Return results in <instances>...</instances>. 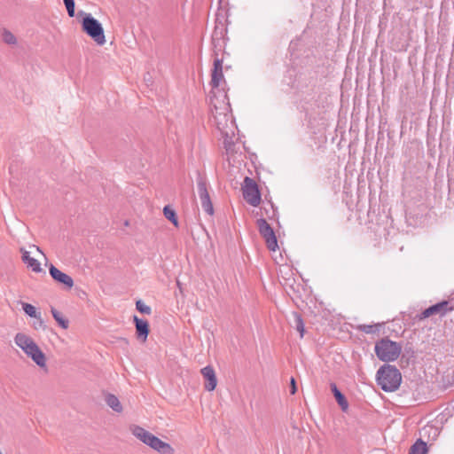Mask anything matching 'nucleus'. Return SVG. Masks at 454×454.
Listing matches in <instances>:
<instances>
[{
  "mask_svg": "<svg viewBox=\"0 0 454 454\" xmlns=\"http://www.w3.org/2000/svg\"><path fill=\"white\" fill-rule=\"evenodd\" d=\"M210 104L213 106L212 116L217 129L226 137L228 136L227 129L229 125H232V115L231 105L226 92L214 96H210Z\"/></svg>",
  "mask_w": 454,
  "mask_h": 454,
  "instance_id": "f257e3e1",
  "label": "nucleus"
},
{
  "mask_svg": "<svg viewBox=\"0 0 454 454\" xmlns=\"http://www.w3.org/2000/svg\"><path fill=\"white\" fill-rule=\"evenodd\" d=\"M377 383L385 392L395 391L402 382L400 371L394 365L384 364L377 372Z\"/></svg>",
  "mask_w": 454,
  "mask_h": 454,
  "instance_id": "f03ea898",
  "label": "nucleus"
},
{
  "mask_svg": "<svg viewBox=\"0 0 454 454\" xmlns=\"http://www.w3.org/2000/svg\"><path fill=\"white\" fill-rule=\"evenodd\" d=\"M14 341L39 367H45V355L31 337L25 333H18L14 337Z\"/></svg>",
  "mask_w": 454,
  "mask_h": 454,
  "instance_id": "7ed1b4c3",
  "label": "nucleus"
},
{
  "mask_svg": "<svg viewBox=\"0 0 454 454\" xmlns=\"http://www.w3.org/2000/svg\"><path fill=\"white\" fill-rule=\"evenodd\" d=\"M374 350L378 358L383 362L395 361L402 351L400 343L393 341L388 338H382L376 342Z\"/></svg>",
  "mask_w": 454,
  "mask_h": 454,
  "instance_id": "20e7f679",
  "label": "nucleus"
},
{
  "mask_svg": "<svg viewBox=\"0 0 454 454\" xmlns=\"http://www.w3.org/2000/svg\"><path fill=\"white\" fill-rule=\"evenodd\" d=\"M80 15H84L82 20V28L91 39L98 44L103 45L106 43L104 28L101 23L89 13L80 12Z\"/></svg>",
  "mask_w": 454,
  "mask_h": 454,
  "instance_id": "39448f33",
  "label": "nucleus"
},
{
  "mask_svg": "<svg viewBox=\"0 0 454 454\" xmlns=\"http://www.w3.org/2000/svg\"><path fill=\"white\" fill-rule=\"evenodd\" d=\"M244 200L251 206L257 207L261 203V193L255 181L248 176L244 179L242 186Z\"/></svg>",
  "mask_w": 454,
  "mask_h": 454,
  "instance_id": "423d86ee",
  "label": "nucleus"
},
{
  "mask_svg": "<svg viewBox=\"0 0 454 454\" xmlns=\"http://www.w3.org/2000/svg\"><path fill=\"white\" fill-rule=\"evenodd\" d=\"M223 59H219L216 51H214V63L211 74L210 85L212 86L211 96H214V91L216 95H220L224 91L219 90L221 82H224L223 74Z\"/></svg>",
  "mask_w": 454,
  "mask_h": 454,
  "instance_id": "0eeeda50",
  "label": "nucleus"
},
{
  "mask_svg": "<svg viewBox=\"0 0 454 454\" xmlns=\"http://www.w3.org/2000/svg\"><path fill=\"white\" fill-rule=\"evenodd\" d=\"M257 228L261 236L264 239L269 250L276 251L278 248V240L275 232L268 222L263 219L257 220Z\"/></svg>",
  "mask_w": 454,
  "mask_h": 454,
  "instance_id": "6e6552de",
  "label": "nucleus"
},
{
  "mask_svg": "<svg viewBox=\"0 0 454 454\" xmlns=\"http://www.w3.org/2000/svg\"><path fill=\"white\" fill-rule=\"evenodd\" d=\"M197 192L203 210L209 215H212L214 214L213 204L207 191V181L201 176H199L197 178Z\"/></svg>",
  "mask_w": 454,
  "mask_h": 454,
  "instance_id": "1a4fd4ad",
  "label": "nucleus"
},
{
  "mask_svg": "<svg viewBox=\"0 0 454 454\" xmlns=\"http://www.w3.org/2000/svg\"><path fill=\"white\" fill-rule=\"evenodd\" d=\"M454 307L450 305V301H442L434 304L426 309L420 315L419 319H425L433 315H439L441 317H444L448 312L453 311Z\"/></svg>",
  "mask_w": 454,
  "mask_h": 454,
  "instance_id": "9d476101",
  "label": "nucleus"
},
{
  "mask_svg": "<svg viewBox=\"0 0 454 454\" xmlns=\"http://www.w3.org/2000/svg\"><path fill=\"white\" fill-rule=\"evenodd\" d=\"M49 272L55 281L65 285L68 288H72L74 286L73 278L69 275L60 271L54 265L50 266Z\"/></svg>",
  "mask_w": 454,
  "mask_h": 454,
  "instance_id": "9b49d317",
  "label": "nucleus"
},
{
  "mask_svg": "<svg viewBox=\"0 0 454 454\" xmlns=\"http://www.w3.org/2000/svg\"><path fill=\"white\" fill-rule=\"evenodd\" d=\"M136 326V334L138 340L145 341L149 334V324L146 320L139 318L137 316L133 317Z\"/></svg>",
  "mask_w": 454,
  "mask_h": 454,
  "instance_id": "f8f14e48",
  "label": "nucleus"
},
{
  "mask_svg": "<svg viewBox=\"0 0 454 454\" xmlns=\"http://www.w3.org/2000/svg\"><path fill=\"white\" fill-rule=\"evenodd\" d=\"M200 372L203 375L204 379L207 380L205 384V388L207 391H213L217 385V380L214 368L210 365H207L202 368Z\"/></svg>",
  "mask_w": 454,
  "mask_h": 454,
  "instance_id": "ddd939ff",
  "label": "nucleus"
},
{
  "mask_svg": "<svg viewBox=\"0 0 454 454\" xmlns=\"http://www.w3.org/2000/svg\"><path fill=\"white\" fill-rule=\"evenodd\" d=\"M148 446H150L152 449L159 451L161 454L174 453V449L168 442L161 441L155 435L152 436L151 442H149Z\"/></svg>",
  "mask_w": 454,
  "mask_h": 454,
  "instance_id": "4468645a",
  "label": "nucleus"
},
{
  "mask_svg": "<svg viewBox=\"0 0 454 454\" xmlns=\"http://www.w3.org/2000/svg\"><path fill=\"white\" fill-rule=\"evenodd\" d=\"M20 252L22 254V261L27 267L31 268L35 272H40L42 270L40 262L36 259L30 257L29 252L23 247L20 248Z\"/></svg>",
  "mask_w": 454,
  "mask_h": 454,
  "instance_id": "2eb2a0df",
  "label": "nucleus"
},
{
  "mask_svg": "<svg viewBox=\"0 0 454 454\" xmlns=\"http://www.w3.org/2000/svg\"><path fill=\"white\" fill-rule=\"evenodd\" d=\"M132 434L139 439L141 442H143L145 444L148 445L151 442L152 436L153 435L149 431L144 429L143 427L139 426H134L131 427Z\"/></svg>",
  "mask_w": 454,
  "mask_h": 454,
  "instance_id": "dca6fc26",
  "label": "nucleus"
},
{
  "mask_svg": "<svg viewBox=\"0 0 454 454\" xmlns=\"http://www.w3.org/2000/svg\"><path fill=\"white\" fill-rule=\"evenodd\" d=\"M331 390L336 399V402L343 411H346L348 408V403L345 395L338 389L336 384L331 383Z\"/></svg>",
  "mask_w": 454,
  "mask_h": 454,
  "instance_id": "f3484780",
  "label": "nucleus"
},
{
  "mask_svg": "<svg viewBox=\"0 0 454 454\" xmlns=\"http://www.w3.org/2000/svg\"><path fill=\"white\" fill-rule=\"evenodd\" d=\"M105 401L106 404L114 411L119 413L122 411V405L121 404V402L116 395L113 394H107L106 395Z\"/></svg>",
  "mask_w": 454,
  "mask_h": 454,
  "instance_id": "a211bd4d",
  "label": "nucleus"
},
{
  "mask_svg": "<svg viewBox=\"0 0 454 454\" xmlns=\"http://www.w3.org/2000/svg\"><path fill=\"white\" fill-rule=\"evenodd\" d=\"M427 452V447L425 442L419 439L411 447L409 454H426Z\"/></svg>",
  "mask_w": 454,
  "mask_h": 454,
  "instance_id": "6ab92c4d",
  "label": "nucleus"
},
{
  "mask_svg": "<svg viewBox=\"0 0 454 454\" xmlns=\"http://www.w3.org/2000/svg\"><path fill=\"white\" fill-rule=\"evenodd\" d=\"M51 312L52 314L53 318L63 329L68 328L69 322L67 319L64 317L61 312L57 310L55 308H51Z\"/></svg>",
  "mask_w": 454,
  "mask_h": 454,
  "instance_id": "aec40b11",
  "label": "nucleus"
},
{
  "mask_svg": "<svg viewBox=\"0 0 454 454\" xmlns=\"http://www.w3.org/2000/svg\"><path fill=\"white\" fill-rule=\"evenodd\" d=\"M2 40L4 43L8 45H16L17 38L9 29L4 27L2 28Z\"/></svg>",
  "mask_w": 454,
  "mask_h": 454,
  "instance_id": "412c9836",
  "label": "nucleus"
},
{
  "mask_svg": "<svg viewBox=\"0 0 454 454\" xmlns=\"http://www.w3.org/2000/svg\"><path fill=\"white\" fill-rule=\"evenodd\" d=\"M381 325L375 324V325H358L356 326V329L360 332H363L366 334H372L375 333H378L380 331Z\"/></svg>",
  "mask_w": 454,
  "mask_h": 454,
  "instance_id": "4be33fe9",
  "label": "nucleus"
},
{
  "mask_svg": "<svg viewBox=\"0 0 454 454\" xmlns=\"http://www.w3.org/2000/svg\"><path fill=\"white\" fill-rule=\"evenodd\" d=\"M164 216L169 220L175 226L178 225L177 217L174 209L169 206H165L163 208Z\"/></svg>",
  "mask_w": 454,
  "mask_h": 454,
  "instance_id": "5701e85b",
  "label": "nucleus"
},
{
  "mask_svg": "<svg viewBox=\"0 0 454 454\" xmlns=\"http://www.w3.org/2000/svg\"><path fill=\"white\" fill-rule=\"evenodd\" d=\"M22 309L24 312L28 315L30 317H34L36 319H40V314L36 312V309L35 306L29 303L23 302L22 303Z\"/></svg>",
  "mask_w": 454,
  "mask_h": 454,
  "instance_id": "b1692460",
  "label": "nucleus"
},
{
  "mask_svg": "<svg viewBox=\"0 0 454 454\" xmlns=\"http://www.w3.org/2000/svg\"><path fill=\"white\" fill-rule=\"evenodd\" d=\"M294 317L295 329L300 333L301 338H302L304 335V331H305L303 320H302L301 315L298 313H294Z\"/></svg>",
  "mask_w": 454,
  "mask_h": 454,
  "instance_id": "393cba45",
  "label": "nucleus"
},
{
  "mask_svg": "<svg viewBox=\"0 0 454 454\" xmlns=\"http://www.w3.org/2000/svg\"><path fill=\"white\" fill-rule=\"evenodd\" d=\"M136 309L139 312H141L143 314H146V315H150L152 312L151 308L148 305H146L144 301H142L141 300H138L136 302Z\"/></svg>",
  "mask_w": 454,
  "mask_h": 454,
  "instance_id": "a878e982",
  "label": "nucleus"
},
{
  "mask_svg": "<svg viewBox=\"0 0 454 454\" xmlns=\"http://www.w3.org/2000/svg\"><path fill=\"white\" fill-rule=\"evenodd\" d=\"M64 4H65V6L67 8L68 16L69 17H74V8H75L74 0L67 1V2L64 3Z\"/></svg>",
  "mask_w": 454,
  "mask_h": 454,
  "instance_id": "bb28decb",
  "label": "nucleus"
},
{
  "mask_svg": "<svg viewBox=\"0 0 454 454\" xmlns=\"http://www.w3.org/2000/svg\"><path fill=\"white\" fill-rule=\"evenodd\" d=\"M296 392H297V387H296L295 380L294 378H291V381H290V393L292 395H294Z\"/></svg>",
  "mask_w": 454,
  "mask_h": 454,
  "instance_id": "cd10ccee",
  "label": "nucleus"
},
{
  "mask_svg": "<svg viewBox=\"0 0 454 454\" xmlns=\"http://www.w3.org/2000/svg\"><path fill=\"white\" fill-rule=\"evenodd\" d=\"M35 329L42 328L43 330L46 328V326L44 325V322H43V320L41 317H40V319H37V322L35 323Z\"/></svg>",
  "mask_w": 454,
  "mask_h": 454,
  "instance_id": "c85d7f7f",
  "label": "nucleus"
},
{
  "mask_svg": "<svg viewBox=\"0 0 454 454\" xmlns=\"http://www.w3.org/2000/svg\"><path fill=\"white\" fill-rule=\"evenodd\" d=\"M224 144H225L226 150L229 151L231 149V143H227L226 140L224 141Z\"/></svg>",
  "mask_w": 454,
  "mask_h": 454,
  "instance_id": "c756f323",
  "label": "nucleus"
},
{
  "mask_svg": "<svg viewBox=\"0 0 454 454\" xmlns=\"http://www.w3.org/2000/svg\"><path fill=\"white\" fill-rule=\"evenodd\" d=\"M215 35H216V32H215V35H213V43H214V47L216 48L217 45H216V39H215Z\"/></svg>",
  "mask_w": 454,
  "mask_h": 454,
  "instance_id": "7c9ffc66",
  "label": "nucleus"
},
{
  "mask_svg": "<svg viewBox=\"0 0 454 454\" xmlns=\"http://www.w3.org/2000/svg\"><path fill=\"white\" fill-rule=\"evenodd\" d=\"M33 247H35L37 251H39V252H41V253H42V251L40 250L39 247H36V246H35V245H34Z\"/></svg>",
  "mask_w": 454,
  "mask_h": 454,
  "instance_id": "2f4dec72",
  "label": "nucleus"
},
{
  "mask_svg": "<svg viewBox=\"0 0 454 454\" xmlns=\"http://www.w3.org/2000/svg\"><path fill=\"white\" fill-rule=\"evenodd\" d=\"M1 454H3V453H1Z\"/></svg>",
  "mask_w": 454,
  "mask_h": 454,
  "instance_id": "473e14b6",
  "label": "nucleus"
}]
</instances>
